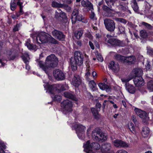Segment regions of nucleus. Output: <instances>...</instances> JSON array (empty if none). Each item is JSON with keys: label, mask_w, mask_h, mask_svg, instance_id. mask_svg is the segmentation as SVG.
I'll return each instance as SVG.
<instances>
[{"label": "nucleus", "mask_w": 153, "mask_h": 153, "mask_svg": "<svg viewBox=\"0 0 153 153\" xmlns=\"http://www.w3.org/2000/svg\"><path fill=\"white\" fill-rule=\"evenodd\" d=\"M84 6H86L89 8V9L90 10L92 11V10H93V6L92 4L90 2H88L86 3L85 5Z\"/></svg>", "instance_id": "nucleus-45"}, {"label": "nucleus", "mask_w": 153, "mask_h": 153, "mask_svg": "<svg viewBox=\"0 0 153 153\" xmlns=\"http://www.w3.org/2000/svg\"><path fill=\"white\" fill-rule=\"evenodd\" d=\"M94 45L97 48H99V44L97 41H96L94 42Z\"/></svg>", "instance_id": "nucleus-61"}, {"label": "nucleus", "mask_w": 153, "mask_h": 153, "mask_svg": "<svg viewBox=\"0 0 153 153\" xmlns=\"http://www.w3.org/2000/svg\"><path fill=\"white\" fill-rule=\"evenodd\" d=\"M118 28L119 31L121 33H123L125 30V28L124 27L122 26V25H119Z\"/></svg>", "instance_id": "nucleus-46"}, {"label": "nucleus", "mask_w": 153, "mask_h": 153, "mask_svg": "<svg viewBox=\"0 0 153 153\" xmlns=\"http://www.w3.org/2000/svg\"><path fill=\"white\" fill-rule=\"evenodd\" d=\"M142 25H144L145 26L146 28L149 29H151L152 28V26L150 24L144 22H143L142 23Z\"/></svg>", "instance_id": "nucleus-47"}, {"label": "nucleus", "mask_w": 153, "mask_h": 153, "mask_svg": "<svg viewBox=\"0 0 153 153\" xmlns=\"http://www.w3.org/2000/svg\"><path fill=\"white\" fill-rule=\"evenodd\" d=\"M134 111L137 115L141 118L146 120H149V118L148 117L147 114L145 112L137 108H134Z\"/></svg>", "instance_id": "nucleus-15"}, {"label": "nucleus", "mask_w": 153, "mask_h": 153, "mask_svg": "<svg viewBox=\"0 0 153 153\" xmlns=\"http://www.w3.org/2000/svg\"><path fill=\"white\" fill-rule=\"evenodd\" d=\"M6 54L9 56L10 59L13 60L14 59L15 56L13 54V53L10 51L9 50L8 51H6Z\"/></svg>", "instance_id": "nucleus-43"}, {"label": "nucleus", "mask_w": 153, "mask_h": 153, "mask_svg": "<svg viewBox=\"0 0 153 153\" xmlns=\"http://www.w3.org/2000/svg\"><path fill=\"white\" fill-rule=\"evenodd\" d=\"M52 6L53 7L67 8L68 6L65 4H61L55 1H53L52 4Z\"/></svg>", "instance_id": "nucleus-27"}, {"label": "nucleus", "mask_w": 153, "mask_h": 153, "mask_svg": "<svg viewBox=\"0 0 153 153\" xmlns=\"http://www.w3.org/2000/svg\"><path fill=\"white\" fill-rule=\"evenodd\" d=\"M6 147L5 143L0 140V153H4V150Z\"/></svg>", "instance_id": "nucleus-30"}, {"label": "nucleus", "mask_w": 153, "mask_h": 153, "mask_svg": "<svg viewBox=\"0 0 153 153\" xmlns=\"http://www.w3.org/2000/svg\"><path fill=\"white\" fill-rule=\"evenodd\" d=\"M19 25L18 24H17L16 26H15L13 29V32H16L18 30V27Z\"/></svg>", "instance_id": "nucleus-54"}, {"label": "nucleus", "mask_w": 153, "mask_h": 153, "mask_svg": "<svg viewBox=\"0 0 153 153\" xmlns=\"http://www.w3.org/2000/svg\"><path fill=\"white\" fill-rule=\"evenodd\" d=\"M106 3L108 6L110 7H112L114 3L117 0H105Z\"/></svg>", "instance_id": "nucleus-34"}, {"label": "nucleus", "mask_w": 153, "mask_h": 153, "mask_svg": "<svg viewBox=\"0 0 153 153\" xmlns=\"http://www.w3.org/2000/svg\"><path fill=\"white\" fill-rule=\"evenodd\" d=\"M84 57L86 59L88 58V56L84 53H82L78 51L75 52L74 58H71V66L73 71L76 70L77 65L80 66L82 64Z\"/></svg>", "instance_id": "nucleus-4"}, {"label": "nucleus", "mask_w": 153, "mask_h": 153, "mask_svg": "<svg viewBox=\"0 0 153 153\" xmlns=\"http://www.w3.org/2000/svg\"><path fill=\"white\" fill-rule=\"evenodd\" d=\"M22 3L18 1L17 3V4L20 7V11L19 14H16V16L17 17H19L20 15L23 14V11L22 10L23 6L22 5Z\"/></svg>", "instance_id": "nucleus-37"}, {"label": "nucleus", "mask_w": 153, "mask_h": 153, "mask_svg": "<svg viewBox=\"0 0 153 153\" xmlns=\"http://www.w3.org/2000/svg\"><path fill=\"white\" fill-rule=\"evenodd\" d=\"M89 44L91 48H94V45L91 42L89 41Z\"/></svg>", "instance_id": "nucleus-60"}, {"label": "nucleus", "mask_w": 153, "mask_h": 153, "mask_svg": "<svg viewBox=\"0 0 153 153\" xmlns=\"http://www.w3.org/2000/svg\"><path fill=\"white\" fill-rule=\"evenodd\" d=\"M100 88L102 90H105L107 92H109L111 91V88L108 85L102 83H100L98 84Z\"/></svg>", "instance_id": "nucleus-22"}, {"label": "nucleus", "mask_w": 153, "mask_h": 153, "mask_svg": "<svg viewBox=\"0 0 153 153\" xmlns=\"http://www.w3.org/2000/svg\"><path fill=\"white\" fill-rule=\"evenodd\" d=\"M25 45L28 48H33V45L31 44L27 41L26 42Z\"/></svg>", "instance_id": "nucleus-51"}, {"label": "nucleus", "mask_w": 153, "mask_h": 153, "mask_svg": "<svg viewBox=\"0 0 153 153\" xmlns=\"http://www.w3.org/2000/svg\"><path fill=\"white\" fill-rule=\"evenodd\" d=\"M51 42V43L54 44H56L58 43V42L56 39L53 38H52L50 40Z\"/></svg>", "instance_id": "nucleus-52"}, {"label": "nucleus", "mask_w": 153, "mask_h": 153, "mask_svg": "<svg viewBox=\"0 0 153 153\" xmlns=\"http://www.w3.org/2000/svg\"><path fill=\"white\" fill-rule=\"evenodd\" d=\"M81 80L79 75H74L71 81V84L75 87H78L81 83Z\"/></svg>", "instance_id": "nucleus-21"}, {"label": "nucleus", "mask_w": 153, "mask_h": 153, "mask_svg": "<svg viewBox=\"0 0 153 153\" xmlns=\"http://www.w3.org/2000/svg\"><path fill=\"white\" fill-rule=\"evenodd\" d=\"M89 86L90 88L93 91H96L98 92L97 89L96 87V85L94 80H91L89 83Z\"/></svg>", "instance_id": "nucleus-24"}, {"label": "nucleus", "mask_w": 153, "mask_h": 153, "mask_svg": "<svg viewBox=\"0 0 153 153\" xmlns=\"http://www.w3.org/2000/svg\"><path fill=\"white\" fill-rule=\"evenodd\" d=\"M82 30L75 31V36L76 38L79 39L82 36Z\"/></svg>", "instance_id": "nucleus-40"}, {"label": "nucleus", "mask_w": 153, "mask_h": 153, "mask_svg": "<svg viewBox=\"0 0 153 153\" xmlns=\"http://www.w3.org/2000/svg\"><path fill=\"white\" fill-rule=\"evenodd\" d=\"M130 147L129 144L126 143V142L121 140L120 145V147Z\"/></svg>", "instance_id": "nucleus-42"}, {"label": "nucleus", "mask_w": 153, "mask_h": 153, "mask_svg": "<svg viewBox=\"0 0 153 153\" xmlns=\"http://www.w3.org/2000/svg\"><path fill=\"white\" fill-rule=\"evenodd\" d=\"M58 59L53 54H51L47 57L45 62L37 60L36 62L38 67L48 74L51 68L56 67L58 64Z\"/></svg>", "instance_id": "nucleus-3"}, {"label": "nucleus", "mask_w": 153, "mask_h": 153, "mask_svg": "<svg viewBox=\"0 0 153 153\" xmlns=\"http://www.w3.org/2000/svg\"><path fill=\"white\" fill-rule=\"evenodd\" d=\"M150 133V130L149 128L147 127H145L143 128L142 134L143 136L146 137H148Z\"/></svg>", "instance_id": "nucleus-29"}, {"label": "nucleus", "mask_w": 153, "mask_h": 153, "mask_svg": "<svg viewBox=\"0 0 153 153\" xmlns=\"http://www.w3.org/2000/svg\"><path fill=\"white\" fill-rule=\"evenodd\" d=\"M71 19L73 23H75L77 20L79 21H82L84 23H87V21L84 19L83 16L79 14L78 10L77 9H74L72 14Z\"/></svg>", "instance_id": "nucleus-8"}, {"label": "nucleus", "mask_w": 153, "mask_h": 153, "mask_svg": "<svg viewBox=\"0 0 153 153\" xmlns=\"http://www.w3.org/2000/svg\"><path fill=\"white\" fill-rule=\"evenodd\" d=\"M116 153H127V152L123 149H120L118 150Z\"/></svg>", "instance_id": "nucleus-53"}, {"label": "nucleus", "mask_w": 153, "mask_h": 153, "mask_svg": "<svg viewBox=\"0 0 153 153\" xmlns=\"http://www.w3.org/2000/svg\"><path fill=\"white\" fill-rule=\"evenodd\" d=\"M115 58L118 60L128 64L134 63L136 60V58L134 56L126 57L117 54L115 55Z\"/></svg>", "instance_id": "nucleus-11"}, {"label": "nucleus", "mask_w": 153, "mask_h": 153, "mask_svg": "<svg viewBox=\"0 0 153 153\" xmlns=\"http://www.w3.org/2000/svg\"><path fill=\"white\" fill-rule=\"evenodd\" d=\"M132 7L134 10L137 12L138 11L139 7L136 0H132Z\"/></svg>", "instance_id": "nucleus-32"}, {"label": "nucleus", "mask_w": 153, "mask_h": 153, "mask_svg": "<svg viewBox=\"0 0 153 153\" xmlns=\"http://www.w3.org/2000/svg\"><path fill=\"white\" fill-rule=\"evenodd\" d=\"M101 105L100 103H97L96 105V107L97 110H100V108L101 107Z\"/></svg>", "instance_id": "nucleus-55"}, {"label": "nucleus", "mask_w": 153, "mask_h": 153, "mask_svg": "<svg viewBox=\"0 0 153 153\" xmlns=\"http://www.w3.org/2000/svg\"><path fill=\"white\" fill-rule=\"evenodd\" d=\"M140 36L143 38H146L147 37L148 34L146 31L143 30L140 31Z\"/></svg>", "instance_id": "nucleus-39"}, {"label": "nucleus", "mask_w": 153, "mask_h": 153, "mask_svg": "<svg viewBox=\"0 0 153 153\" xmlns=\"http://www.w3.org/2000/svg\"><path fill=\"white\" fill-rule=\"evenodd\" d=\"M73 130H75L77 136L79 139L82 140L84 138V132L85 129V126L79 124H74L72 127Z\"/></svg>", "instance_id": "nucleus-9"}, {"label": "nucleus", "mask_w": 153, "mask_h": 153, "mask_svg": "<svg viewBox=\"0 0 153 153\" xmlns=\"http://www.w3.org/2000/svg\"><path fill=\"white\" fill-rule=\"evenodd\" d=\"M147 88L150 91H153V81L151 80L148 82Z\"/></svg>", "instance_id": "nucleus-36"}, {"label": "nucleus", "mask_w": 153, "mask_h": 153, "mask_svg": "<svg viewBox=\"0 0 153 153\" xmlns=\"http://www.w3.org/2000/svg\"><path fill=\"white\" fill-rule=\"evenodd\" d=\"M90 18L91 20L94 23H95L97 20L96 17L95 16V14L94 13L92 12L90 14Z\"/></svg>", "instance_id": "nucleus-41"}, {"label": "nucleus", "mask_w": 153, "mask_h": 153, "mask_svg": "<svg viewBox=\"0 0 153 153\" xmlns=\"http://www.w3.org/2000/svg\"><path fill=\"white\" fill-rule=\"evenodd\" d=\"M92 136L94 140L99 142L104 141L107 138L106 134L98 131V130L97 129H95L93 131Z\"/></svg>", "instance_id": "nucleus-7"}, {"label": "nucleus", "mask_w": 153, "mask_h": 153, "mask_svg": "<svg viewBox=\"0 0 153 153\" xmlns=\"http://www.w3.org/2000/svg\"><path fill=\"white\" fill-rule=\"evenodd\" d=\"M104 40L106 43H108L111 45H116L119 47H124L125 44L123 41L118 39L113 38L111 35L107 34L106 37L104 38Z\"/></svg>", "instance_id": "nucleus-5"}, {"label": "nucleus", "mask_w": 153, "mask_h": 153, "mask_svg": "<svg viewBox=\"0 0 153 153\" xmlns=\"http://www.w3.org/2000/svg\"><path fill=\"white\" fill-rule=\"evenodd\" d=\"M147 53L149 55H153V48H148Z\"/></svg>", "instance_id": "nucleus-50"}, {"label": "nucleus", "mask_w": 153, "mask_h": 153, "mask_svg": "<svg viewBox=\"0 0 153 153\" xmlns=\"http://www.w3.org/2000/svg\"><path fill=\"white\" fill-rule=\"evenodd\" d=\"M64 95L65 97L71 99L75 101H76L77 100V99L72 94L71 92H65L64 93Z\"/></svg>", "instance_id": "nucleus-26"}, {"label": "nucleus", "mask_w": 153, "mask_h": 153, "mask_svg": "<svg viewBox=\"0 0 153 153\" xmlns=\"http://www.w3.org/2000/svg\"><path fill=\"white\" fill-rule=\"evenodd\" d=\"M91 111L93 115L96 118H98L99 117V114H98V111L99 110H97L94 108L91 109Z\"/></svg>", "instance_id": "nucleus-38"}, {"label": "nucleus", "mask_w": 153, "mask_h": 153, "mask_svg": "<svg viewBox=\"0 0 153 153\" xmlns=\"http://www.w3.org/2000/svg\"><path fill=\"white\" fill-rule=\"evenodd\" d=\"M119 6V7L122 10H125L126 9V7L124 6H123L122 5H120Z\"/></svg>", "instance_id": "nucleus-56"}, {"label": "nucleus", "mask_w": 153, "mask_h": 153, "mask_svg": "<svg viewBox=\"0 0 153 153\" xmlns=\"http://www.w3.org/2000/svg\"><path fill=\"white\" fill-rule=\"evenodd\" d=\"M128 129L131 133L135 134H136L137 131L135 128L134 124L131 122H129L128 124Z\"/></svg>", "instance_id": "nucleus-28"}, {"label": "nucleus", "mask_w": 153, "mask_h": 153, "mask_svg": "<svg viewBox=\"0 0 153 153\" xmlns=\"http://www.w3.org/2000/svg\"><path fill=\"white\" fill-rule=\"evenodd\" d=\"M53 76L55 78L58 80H62L65 78V75L63 72L61 70L56 69L54 70L53 72Z\"/></svg>", "instance_id": "nucleus-13"}, {"label": "nucleus", "mask_w": 153, "mask_h": 153, "mask_svg": "<svg viewBox=\"0 0 153 153\" xmlns=\"http://www.w3.org/2000/svg\"><path fill=\"white\" fill-rule=\"evenodd\" d=\"M147 61V65L146 66V71L150 70L151 68V66L150 64H149V62L147 59H145Z\"/></svg>", "instance_id": "nucleus-48"}, {"label": "nucleus", "mask_w": 153, "mask_h": 153, "mask_svg": "<svg viewBox=\"0 0 153 153\" xmlns=\"http://www.w3.org/2000/svg\"><path fill=\"white\" fill-rule=\"evenodd\" d=\"M22 59L26 64V69L27 70H29L30 69V66L28 65L29 58V55L26 52L22 53Z\"/></svg>", "instance_id": "nucleus-20"}, {"label": "nucleus", "mask_w": 153, "mask_h": 153, "mask_svg": "<svg viewBox=\"0 0 153 153\" xmlns=\"http://www.w3.org/2000/svg\"><path fill=\"white\" fill-rule=\"evenodd\" d=\"M43 82L45 83L43 85L46 92L51 94V96L53 100L56 102H60L62 98L59 95H53V92L56 91L58 92L59 90H65L68 88V85L66 84H57L50 85L48 82L44 80H43Z\"/></svg>", "instance_id": "nucleus-1"}, {"label": "nucleus", "mask_w": 153, "mask_h": 153, "mask_svg": "<svg viewBox=\"0 0 153 153\" xmlns=\"http://www.w3.org/2000/svg\"><path fill=\"white\" fill-rule=\"evenodd\" d=\"M96 39H99L101 37V35L99 33H97L96 34Z\"/></svg>", "instance_id": "nucleus-62"}, {"label": "nucleus", "mask_w": 153, "mask_h": 153, "mask_svg": "<svg viewBox=\"0 0 153 153\" xmlns=\"http://www.w3.org/2000/svg\"><path fill=\"white\" fill-rule=\"evenodd\" d=\"M76 44L78 45L77 47H81L82 45V43L80 41H78L76 42Z\"/></svg>", "instance_id": "nucleus-58"}, {"label": "nucleus", "mask_w": 153, "mask_h": 153, "mask_svg": "<svg viewBox=\"0 0 153 153\" xmlns=\"http://www.w3.org/2000/svg\"><path fill=\"white\" fill-rule=\"evenodd\" d=\"M102 8L104 11L108 13H111L112 12L114 11L113 9L111 8V7L109 6L108 7L105 5H103Z\"/></svg>", "instance_id": "nucleus-33"}, {"label": "nucleus", "mask_w": 153, "mask_h": 153, "mask_svg": "<svg viewBox=\"0 0 153 153\" xmlns=\"http://www.w3.org/2000/svg\"><path fill=\"white\" fill-rule=\"evenodd\" d=\"M112 141L114 146L117 147H120L121 140L118 139H113L112 140Z\"/></svg>", "instance_id": "nucleus-31"}, {"label": "nucleus", "mask_w": 153, "mask_h": 153, "mask_svg": "<svg viewBox=\"0 0 153 153\" xmlns=\"http://www.w3.org/2000/svg\"><path fill=\"white\" fill-rule=\"evenodd\" d=\"M143 73L142 70L140 68H136L132 71L127 78H123L121 79L122 82L126 83L129 82L134 77L141 76Z\"/></svg>", "instance_id": "nucleus-6"}, {"label": "nucleus", "mask_w": 153, "mask_h": 153, "mask_svg": "<svg viewBox=\"0 0 153 153\" xmlns=\"http://www.w3.org/2000/svg\"><path fill=\"white\" fill-rule=\"evenodd\" d=\"M53 36L59 40L63 41L65 38V36L61 31L55 30L52 32Z\"/></svg>", "instance_id": "nucleus-14"}, {"label": "nucleus", "mask_w": 153, "mask_h": 153, "mask_svg": "<svg viewBox=\"0 0 153 153\" xmlns=\"http://www.w3.org/2000/svg\"><path fill=\"white\" fill-rule=\"evenodd\" d=\"M94 53L97 57L98 60L100 62H102L103 60V58L101 55L97 51L94 50Z\"/></svg>", "instance_id": "nucleus-35"}, {"label": "nucleus", "mask_w": 153, "mask_h": 153, "mask_svg": "<svg viewBox=\"0 0 153 153\" xmlns=\"http://www.w3.org/2000/svg\"><path fill=\"white\" fill-rule=\"evenodd\" d=\"M48 37L44 33H39L36 37V40L39 43H43L46 42L48 40Z\"/></svg>", "instance_id": "nucleus-18"}, {"label": "nucleus", "mask_w": 153, "mask_h": 153, "mask_svg": "<svg viewBox=\"0 0 153 153\" xmlns=\"http://www.w3.org/2000/svg\"><path fill=\"white\" fill-rule=\"evenodd\" d=\"M86 73L85 74V76L86 79H89L88 77L90 76V72L92 69L91 68L89 64L87 62L86 63Z\"/></svg>", "instance_id": "nucleus-25"}, {"label": "nucleus", "mask_w": 153, "mask_h": 153, "mask_svg": "<svg viewBox=\"0 0 153 153\" xmlns=\"http://www.w3.org/2000/svg\"><path fill=\"white\" fill-rule=\"evenodd\" d=\"M104 24L106 29L111 32L114 31L115 28V24L114 21L108 19L104 20Z\"/></svg>", "instance_id": "nucleus-12"}, {"label": "nucleus", "mask_w": 153, "mask_h": 153, "mask_svg": "<svg viewBox=\"0 0 153 153\" xmlns=\"http://www.w3.org/2000/svg\"><path fill=\"white\" fill-rule=\"evenodd\" d=\"M131 119L132 120V121L134 122L135 123L136 121V117L134 115H133L131 117Z\"/></svg>", "instance_id": "nucleus-59"}, {"label": "nucleus", "mask_w": 153, "mask_h": 153, "mask_svg": "<svg viewBox=\"0 0 153 153\" xmlns=\"http://www.w3.org/2000/svg\"><path fill=\"white\" fill-rule=\"evenodd\" d=\"M126 90L129 93L133 94L135 92L136 89L134 86L130 85L128 83H126Z\"/></svg>", "instance_id": "nucleus-23"}, {"label": "nucleus", "mask_w": 153, "mask_h": 153, "mask_svg": "<svg viewBox=\"0 0 153 153\" xmlns=\"http://www.w3.org/2000/svg\"><path fill=\"white\" fill-rule=\"evenodd\" d=\"M55 16L56 18L59 21H61L67 18L65 13L59 9L56 11Z\"/></svg>", "instance_id": "nucleus-17"}, {"label": "nucleus", "mask_w": 153, "mask_h": 153, "mask_svg": "<svg viewBox=\"0 0 153 153\" xmlns=\"http://www.w3.org/2000/svg\"><path fill=\"white\" fill-rule=\"evenodd\" d=\"M133 81L134 85L137 87L142 86L145 84L144 80L141 76L135 77Z\"/></svg>", "instance_id": "nucleus-16"}, {"label": "nucleus", "mask_w": 153, "mask_h": 153, "mask_svg": "<svg viewBox=\"0 0 153 153\" xmlns=\"http://www.w3.org/2000/svg\"><path fill=\"white\" fill-rule=\"evenodd\" d=\"M115 20L118 22H120L124 24H126L127 22V21L125 19L122 18H116Z\"/></svg>", "instance_id": "nucleus-44"}, {"label": "nucleus", "mask_w": 153, "mask_h": 153, "mask_svg": "<svg viewBox=\"0 0 153 153\" xmlns=\"http://www.w3.org/2000/svg\"><path fill=\"white\" fill-rule=\"evenodd\" d=\"M16 6V3L15 2H13L10 4L11 9L13 11L15 10Z\"/></svg>", "instance_id": "nucleus-49"}, {"label": "nucleus", "mask_w": 153, "mask_h": 153, "mask_svg": "<svg viewBox=\"0 0 153 153\" xmlns=\"http://www.w3.org/2000/svg\"><path fill=\"white\" fill-rule=\"evenodd\" d=\"M127 25L128 26H130L131 27H134V25L131 22H128Z\"/></svg>", "instance_id": "nucleus-57"}, {"label": "nucleus", "mask_w": 153, "mask_h": 153, "mask_svg": "<svg viewBox=\"0 0 153 153\" xmlns=\"http://www.w3.org/2000/svg\"><path fill=\"white\" fill-rule=\"evenodd\" d=\"M73 105L71 101L69 100H64L61 102V104L62 111L65 114L71 111Z\"/></svg>", "instance_id": "nucleus-10"}, {"label": "nucleus", "mask_w": 153, "mask_h": 153, "mask_svg": "<svg viewBox=\"0 0 153 153\" xmlns=\"http://www.w3.org/2000/svg\"><path fill=\"white\" fill-rule=\"evenodd\" d=\"M84 151L87 153H93L95 150L100 149L102 153H108L111 151L110 150L111 145L109 143L103 144L100 147V145L97 143H91L88 141L84 144Z\"/></svg>", "instance_id": "nucleus-2"}, {"label": "nucleus", "mask_w": 153, "mask_h": 153, "mask_svg": "<svg viewBox=\"0 0 153 153\" xmlns=\"http://www.w3.org/2000/svg\"><path fill=\"white\" fill-rule=\"evenodd\" d=\"M92 75L93 77L95 78L97 76V73L95 71H93L92 73Z\"/></svg>", "instance_id": "nucleus-63"}, {"label": "nucleus", "mask_w": 153, "mask_h": 153, "mask_svg": "<svg viewBox=\"0 0 153 153\" xmlns=\"http://www.w3.org/2000/svg\"><path fill=\"white\" fill-rule=\"evenodd\" d=\"M108 67L110 69L115 73L117 72L120 70L118 64L114 61H111L109 64Z\"/></svg>", "instance_id": "nucleus-19"}, {"label": "nucleus", "mask_w": 153, "mask_h": 153, "mask_svg": "<svg viewBox=\"0 0 153 153\" xmlns=\"http://www.w3.org/2000/svg\"><path fill=\"white\" fill-rule=\"evenodd\" d=\"M122 103L123 106L126 107V103L125 100H122Z\"/></svg>", "instance_id": "nucleus-64"}]
</instances>
